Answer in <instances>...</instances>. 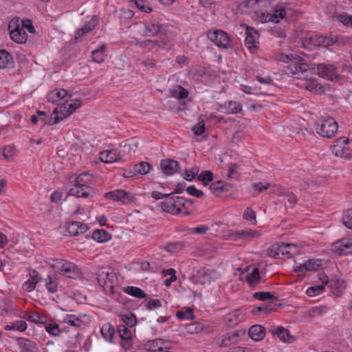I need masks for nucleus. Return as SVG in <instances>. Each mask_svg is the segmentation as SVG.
Returning <instances> with one entry per match:
<instances>
[{
  "label": "nucleus",
  "mask_w": 352,
  "mask_h": 352,
  "mask_svg": "<svg viewBox=\"0 0 352 352\" xmlns=\"http://www.w3.org/2000/svg\"><path fill=\"white\" fill-rule=\"evenodd\" d=\"M188 91L181 85H176L169 90V96L179 100H183L188 98Z\"/></svg>",
  "instance_id": "c756f323"
},
{
  "label": "nucleus",
  "mask_w": 352,
  "mask_h": 352,
  "mask_svg": "<svg viewBox=\"0 0 352 352\" xmlns=\"http://www.w3.org/2000/svg\"><path fill=\"white\" fill-rule=\"evenodd\" d=\"M104 196L107 198H111L115 201H120L124 204L127 203L131 200L129 198V193L120 189L107 192Z\"/></svg>",
  "instance_id": "5701e85b"
},
{
  "label": "nucleus",
  "mask_w": 352,
  "mask_h": 352,
  "mask_svg": "<svg viewBox=\"0 0 352 352\" xmlns=\"http://www.w3.org/2000/svg\"><path fill=\"white\" fill-rule=\"evenodd\" d=\"M122 321L125 324L124 325L133 327L136 324V317L132 313L121 315Z\"/></svg>",
  "instance_id": "864d4df0"
},
{
  "label": "nucleus",
  "mask_w": 352,
  "mask_h": 352,
  "mask_svg": "<svg viewBox=\"0 0 352 352\" xmlns=\"http://www.w3.org/2000/svg\"><path fill=\"white\" fill-rule=\"evenodd\" d=\"M182 197H171L158 204L162 211L173 215L182 212V206H184Z\"/></svg>",
  "instance_id": "423d86ee"
},
{
  "label": "nucleus",
  "mask_w": 352,
  "mask_h": 352,
  "mask_svg": "<svg viewBox=\"0 0 352 352\" xmlns=\"http://www.w3.org/2000/svg\"><path fill=\"white\" fill-rule=\"evenodd\" d=\"M55 276H47L45 279V287L50 293L54 294L58 291V283Z\"/></svg>",
  "instance_id": "e433bc0d"
},
{
  "label": "nucleus",
  "mask_w": 352,
  "mask_h": 352,
  "mask_svg": "<svg viewBox=\"0 0 352 352\" xmlns=\"http://www.w3.org/2000/svg\"><path fill=\"white\" fill-rule=\"evenodd\" d=\"M240 333L237 331H230L223 334L217 339V344L220 347H228L236 344L239 340Z\"/></svg>",
  "instance_id": "4468645a"
},
{
  "label": "nucleus",
  "mask_w": 352,
  "mask_h": 352,
  "mask_svg": "<svg viewBox=\"0 0 352 352\" xmlns=\"http://www.w3.org/2000/svg\"><path fill=\"white\" fill-rule=\"evenodd\" d=\"M151 165L146 162H141L134 166V172L136 174L146 175L148 174L151 168Z\"/></svg>",
  "instance_id": "c03bdc74"
},
{
  "label": "nucleus",
  "mask_w": 352,
  "mask_h": 352,
  "mask_svg": "<svg viewBox=\"0 0 352 352\" xmlns=\"http://www.w3.org/2000/svg\"><path fill=\"white\" fill-rule=\"evenodd\" d=\"M225 108L228 113L234 114L240 112L242 109L240 104L235 101H229L225 103Z\"/></svg>",
  "instance_id": "09e8293b"
},
{
  "label": "nucleus",
  "mask_w": 352,
  "mask_h": 352,
  "mask_svg": "<svg viewBox=\"0 0 352 352\" xmlns=\"http://www.w3.org/2000/svg\"><path fill=\"white\" fill-rule=\"evenodd\" d=\"M96 278L107 294H113L114 285L117 282V278L112 269L108 267L100 268L96 272Z\"/></svg>",
  "instance_id": "f03ea898"
},
{
  "label": "nucleus",
  "mask_w": 352,
  "mask_h": 352,
  "mask_svg": "<svg viewBox=\"0 0 352 352\" xmlns=\"http://www.w3.org/2000/svg\"><path fill=\"white\" fill-rule=\"evenodd\" d=\"M95 26L96 23L94 21H89V23H86L85 25H83L80 29L78 30L75 36V39L77 40L78 38L82 36L85 34L90 32L94 28Z\"/></svg>",
  "instance_id": "de8ad7c7"
},
{
  "label": "nucleus",
  "mask_w": 352,
  "mask_h": 352,
  "mask_svg": "<svg viewBox=\"0 0 352 352\" xmlns=\"http://www.w3.org/2000/svg\"><path fill=\"white\" fill-rule=\"evenodd\" d=\"M305 87L315 94H322L325 91V88L319 84L315 79L307 80L305 85Z\"/></svg>",
  "instance_id": "2f4dec72"
},
{
  "label": "nucleus",
  "mask_w": 352,
  "mask_h": 352,
  "mask_svg": "<svg viewBox=\"0 0 352 352\" xmlns=\"http://www.w3.org/2000/svg\"><path fill=\"white\" fill-rule=\"evenodd\" d=\"M197 179L199 181L201 182L204 186H206L210 182L212 181L213 174L210 170H204L197 176Z\"/></svg>",
  "instance_id": "6e6d98bb"
},
{
  "label": "nucleus",
  "mask_w": 352,
  "mask_h": 352,
  "mask_svg": "<svg viewBox=\"0 0 352 352\" xmlns=\"http://www.w3.org/2000/svg\"><path fill=\"white\" fill-rule=\"evenodd\" d=\"M92 238L99 243H104L111 239V234L104 230H96L93 232Z\"/></svg>",
  "instance_id": "4c0bfd02"
},
{
  "label": "nucleus",
  "mask_w": 352,
  "mask_h": 352,
  "mask_svg": "<svg viewBox=\"0 0 352 352\" xmlns=\"http://www.w3.org/2000/svg\"><path fill=\"white\" fill-rule=\"evenodd\" d=\"M283 201L287 208H292L297 202V198L295 195L291 193L286 195Z\"/></svg>",
  "instance_id": "0e129e2a"
},
{
  "label": "nucleus",
  "mask_w": 352,
  "mask_h": 352,
  "mask_svg": "<svg viewBox=\"0 0 352 352\" xmlns=\"http://www.w3.org/2000/svg\"><path fill=\"white\" fill-rule=\"evenodd\" d=\"M45 330L48 333L54 336H58L60 334L59 326L56 323L47 324Z\"/></svg>",
  "instance_id": "e2e57ef3"
},
{
  "label": "nucleus",
  "mask_w": 352,
  "mask_h": 352,
  "mask_svg": "<svg viewBox=\"0 0 352 352\" xmlns=\"http://www.w3.org/2000/svg\"><path fill=\"white\" fill-rule=\"evenodd\" d=\"M135 5L142 12L149 13L152 10L148 3L143 0L135 1Z\"/></svg>",
  "instance_id": "338daca9"
},
{
  "label": "nucleus",
  "mask_w": 352,
  "mask_h": 352,
  "mask_svg": "<svg viewBox=\"0 0 352 352\" xmlns=\"http://www.w3.org/2000/svg\"><path fill=\"white\" fill-rule=\"evenodd\" d=\"M208 37L217 47L223 49L232 48L233 45L230 37L221 30H215L208 33Z\"/></svg>",
  "instance_id": "0eeeda50"
},
{
  "label": "nucleus",
  "mask_w": 352,
  "mask_h": 352,
  "mask_svg": "<svg viewBox=\"0 0 352 352\" xmlns=\"http://www.w3.org/2000/svg\"><path fill=\"white\" fill-rule=\"evenodd\" d=\"M258 33L254 28L245 27V45L252 52H254L258 48Z\"/></svg>",
  "instance_id": "f8f14e48"
},
{
  "label": "nucleus",
  "mask_w": 352,
  "mask_h": 352,
  "mask_svg": "<svg viewBox=\"0 0 352 352\" xmlns=\"http://www.w3.org/2000/svg\"><path fill=\"white\" fill-rule=\"evenodd\" d=\"M260 233L257 231L249 230H240L236 232V236L241 239L250 240L254 237H258Z\"/></svg>",
  "instance_id": "3c124183"
},
{
  "label": "nucleus",
  "mask_w": 352,
  "mask_h": 352,
  "mask_svg": "<svg viewBox=\"0 0 352 352\" xmlns=\"http://www.w3.org/2000/svg\"><path fill=\"white\" fill-rule=\"evenodd\" d=\"M334 248L340 251V254H346L345 250L352 248V242L349 239H343L334 244Z\"/></svg>",
  "instance_id": "79ce46f5"
},
{
  "label": "nucleus",
  "mask_w": 352,
  "mask_h": 352,
  "mask_svg": "<svg viewBox=\"0 0 352 352\" xmlns=\"http://www.w3.org/2000/svg\"><path fill=\"white\" fill-rule=\"evenodd\" d=\"M325 283H322L318 285L310 287L307 290V294L309 296H316L320 294L324 290Z\"/></svg>",
  "instance_id": "603ef678"
},
{
  "label": "nucleus",
  "mask_w": 352,
  "mask_h": 352,
  "mask_svg": "<svg viewBox=\"0 0 352 352\" xmlns=\"http://www.w3.org/2000/svg\"><path fill=\"white\" fill-rule=\"evenodd\" d=\"M342 221L346 228L352 230V209H349L344 213Z\"/></svg>",
  "instance_id": "052dcab7"
},
{
  "label": "nucleus",
  "mask_w": 352,
  "mask_h": 352,
  "mask_svg": "<svg viewBox=\"0 0 352 352\" xmlns=\"http://www.w3.org/2000/svg\"><path fill=\"white\" fill-rule=\"evenodd\" d=\"M91 180L92 176L88 173L85 172L76 176L74 180H71L70 182L73 183L74 186H78L80 187L82 190H86V189L91 188L89 186Z\"/></svg>",
  "instance_id": "2eb2a0df"
},
{
  "label": "nucleus",
  "mask_w": 352,
  "mask_h": 352,
  "mask_svg": "<svg viewBox=\"0 0 352 352\" xmlns=\"http://www.w3.org/2000/svg\"><path fill=\"white\" fill-rule=\"evenodd\" d=\"M243 218L247 221H252L253 223L255 224L256 223V213L255 212L250 208H247L243 215Z\"/></svg>",
  "instance_id": "69168bd1"
},
{
  "label": "nucleus",
  "mask_w": 352,
  "mask_h": 352,
  "mask_svg": "<svg viewBox=\"0 0 352 352\" xmlns=\"http://www.w3.org/2000/svg\"><path fill=\"white\" fill-rule=\"evenodd\" d=\"M337 20L342 23L346 27L352 28V16L347 14L346 13H343L338 14L337 16Z\"/></svg>",
  "instance_id": "13d9d810"
},
{
  "label": "nucleus",
  "mask_w": 352,
  "mask_h": 352,
  "mask_svg": "<svg viewBox=\"0 0 352 352\" xmlns=\"http://www.w3.org/2000/svg\"><path fill=\"white\" fill-rule=\"evenodd\" d=\"M210 189L213 194L219 195L223 192V182L217 181L212 183L210 186Z\"/></svg>",
  "instance_id": "680f3d73"
},
{
  "label": "nucleus",
  "mask_w": 352,
  "mask_h": 352,
  "mask_svg": "<svg viewBox=\"0 0 352 352\" xmlns=\"http://www.w3.org/2000/svg\"><path fill=\"white\" fill-rule=\"evenodd\" d=\"M118 332L122 340V346L124 349H129L132 346L131 331L124 324H120L118 327Z\"/></svg>",
  "instance_id": "a211bd4d"
},
{
  "label": "nucleus",
  "mask_w": 352,
  "mask_h": 352,
  "mask_svg": "<svg viewBox=\"0 0 352 352\" xmlns=\"http://www.w3.org/2000/svg\"><path fill=\"white\" fill-rule=\"evenodd\" d=\"M331 151L337 157L349 158L352 155V142L347 138H340L331 146Z\"/></svg>",
  "instance_id": "20e7f679"
},
{
  "label": "nucleus",
  "mask_w": 352,
  "mask_h": 352,
  "mask_svg": "<svg viewBox=\"0 0 352 352\" xmlns=\"http://www.w3.org/2000/svg\"><path fill=\"white\" fill-rule=\"evenodd\" d=\"M63 322L76 327H80L82 324V320L75 315H67L65 317Z\"/></svg>",
  "instance_id": "5fc2aeb1"
},
{
  "label": "nucleus",
  "mask_w": 352,
  "mask_h": 352,
  "mask_svg": "<svg viewBox=\"0 0 352 352\" xmlns=\"http://www.w3.org/2000/svg\"><path fill=\"white\" fill-rule=\"evenodd\" d=\"M141 47L148 48L150 50L154 49L155 47L165 49L168 46V42L165 40H151L148 39L140 43Z\"/></svg>",
  "instance_id": "c85d7f7f"
},
{
  "label": "nucleus",
  "mask_w": 352,
  "mask_h": 352,
  "mask_svg": "<svg viewBox=\"0 0 352 352\" xmlns=\"http://www.w3.org/2000/svg\"><path fill=\"white\" fill-rule=\"evenodd\" d=\"M81 106V101L80 100H75L74 102L70 103L68 107L65 105H61L58 107L60 113L63 117L67 118L73 113L78 108Z\"/></svg>",
  "instance_id": "a878e982"
},
{
  "label": "nucleus",
  "mask_w": 352,
  "mask_h": 352,
  "mask_svg": "<svg viewBox=\"0 0 352 352\" xmlns=\"http://www.w3.org/2000/svg\"><path fill=\"white\" fill-rule=\"evenodd\" d=\"M92 190V188L90 189H86V190H82L80 187L78 186H73L72 187L69 192L68 195L76 196L77 197H88L90 192Z\"/></svg>",
  "instance_id": "37998d69"
},
{
  "label": "nucleus",
  "mask_w": 352,
  "mask_h": 352,
  "mask_svg": "<svg viewBox=\"0 0 352 352\" xmlns=\"http://www.w3.org/2000/svg\"><path fill=\"white\" fill-rule=\"evenodd\" d=\"M15 148L14 146H8L4 148L3 155L5 159L11 161L13 159V155L15 153Z\"/></svg>",
  "instance_id": "774afa93"
},
{
  "label": "nucleus",
  "mask_w": 352,
  "mask_h": 352,
  "mask_svg": "<svg viewBox=\"0 0 352 352\" xmlns=\"http://www.w3.org/2000/svg\"><path fill=\"white\" fill-rule=\"evenodd\" d=\"M319 279L321 282L325 283V285L328 287L336 296H339V293L345 288L344 280L338 278H332L329 280L327 276L324 274H320Z\"/></svg>",
  "instance_id": "9b49d317"
},
{
  "label": "nucleus",
  "mask_w": 352,
  "mask_h": 352,
  "mask_svg": "<svg viewBox=\"0 0 352 352\" xmlns=\"http://www.w3.org/2000/svg\"><path fill=\"white\" fill-rule=\"evenodd\" d=\"M276 309V305L274 302L263 303L262 305L257 307L252 310L254 314L263 313L267 315Z\"/></svg>",
  "instance_id": "72a5a7b5"
},
{
  "label": "nucleus",
  "mask_w": 352,
  "mask_h": 352,
  "mask_svg": "<svg viewBox=\"0 0 352 352\" xmlns=\"http://www.w3.org/2000/svg\"><path fill=\"white\" fill-rule=\"evenodd\" d=\"M105 45L102 44L92 52V60L96 63H102L104 59V52Z\"/></svg>",
  "instance_id": "a18cd8bd"
},
{
  "label": "nucleus",
  "mask_w": 352,
  "mask_h": 352,
  "mask_svg": "<svg viewBox=\"0 0 352 352\" xmlns=\"http://www.w3.org/2000/svg\"><path fill=\"white\" fill-rule=\"evenodd\" d=\"M160 168L166 175H172L178 170L179 165L178 162L175 160L165 159L161 161Z\"/></svg>",
  "instance_id": "dca6fc26"
},
{
  "label": "nucleus",
  "mask_w": 352,
  "mask_h": 352,
  "mask_svg": "<svg viewBox=\"0 0 352 352\" xmlns=\"http://www.w3.org/2000/svg\"><path fill=\"white\" fill-rule=\"evenodd\" d=\"M17 344L21 352H38L37 344L29 339L20 338L17 340Z\"/></svg>",
  "instance_id": "4be33fe9"
},
{
  "label": "nucleus",
  "mask_w": 352,
  "mask_h": 352,
  "mask_svg": "<svg viewBox=\"0 0 352 352\" xmlns=\"http://www.w3.org/2000/svg\"><path fill=\"white\" fill-rule=\"evenodd\" d=\"M307 56L305 54L300 52L299 54H290L281 55V60L287 62L290 61V65L287 67V74L292 77L298 79L306 78L309 69L307 62Z\"/></svg>",
  "instance_id": "f257e3e1"
},
{
  "label": "nucleus",
  "mask_w": 352,
  "mask_h": 352,
  "mask_svg": "<svg viewBox=\"0 0 352 352\" xmlns=\"http://www.w3.org/2000/svg\"><path fill=\"white\" fill-rule=\"evenodd\" d=\"M51 266L56 272H60L68 278H74L79 272L76 264L63 259L52 260Z\"/></svg>",
  "instance_id": "39448f33"
},
{
  "label": "nucleus",
  "mask_w": 352,
  "mask_h": 352,
  "mask_svg": "<svg viewBox=\"0 0 352 352\" xmlns=\"http://www.w3.org/2000/svg\"><path fill=\"white\" fill-rule=\"evenodd\" d=\"M317 72L319 76L329 80H333L338 76L337 68L332 64H318L317 66Z\"/></svg>",
  "instance_id": "ddd939ff"
},
{
  "label": "nucleus",
  "mask_w": 352,
  "mask_h": 352,
  "mask_svg": "<svg viewBox=\"0 0 352 352\" xmlns=\"http://www.w3.org/2000/svg\"><path fill=\"white\" fill-rule=\"evenodd\" d=\"M268 254L270 256L278 257L279 255L294 256L298 254L296 245L294 243H284L281 245L274 244L268 250Z\"/></svg>",
  "instance_id": "1a4fd4ad"
},
{
  "label": "nucleus",
  "mask_w": 352,
  "mask_h": 352,
  "mask_svg": "<svg viewBox=\"0 0 352 352\" xmlns=\"http://www.w3.org/2000/svg\"><path fill=\"white\" fill-rule=\"evenodd\" d=\"M217 275V272L214 270L201 269L198 270L196 273L191 276L190 279L195 283L208 285Z\"/></svg>",
  "instance_id": "9d476101"
},
{
  "label": "nucleus",
  "mask_w": 352,
  "mask_h": 352,
  "mask_svg": "<svg viewBox=\"0 0 352 352\" xmlns=\"http://www.w3.org/2000/svg\"><path fill=\"white\" fill-rule=\"evenodd\" d=\"M102 336L106 340L113 342V336L115 333L114 327L111 325L109 323L104 324L100 330Z\"/></svg>",
  "instance_id": "c9c22d12"
},
{
  "label": "nucleus",
  "mask_w": 352,
  "mask_h": 352,
  "mask_svg": "<svg viewBox=\"0 0 352 352\" xmlns=\"http://www.w3.org/2000/svg\"><path fill=\"white\" fill-rule=\"evenodd\" d=\"M338 122L332 118L322 119L317 123L316 132L323 138H332L338 131Z\"/></svg>",
  "instance_id": "7ed1b4c3"
},
{
  "label": "nucleus",
  "mask_w": 352,
  "mask_h": 352,
  "mask_svg": "<svg viewBox=\"0 0 352 352\" xmlns=\"http://www.w3.org/2000/svg\"><path fill=\"white\" fill-rule=\"evenodd\" d=\"M12 65V56L6 50H0V69L10 67Z\"/></svg>",
  "instance_id": "f704fd0d"
},
{
  "label": "nucleus",
  "mask_w": 352,
  "mask_h": 352,
  "mask_svg": "<svg viewBox=\"0 0 352 352\" xmlns=\"http://www.w3.org/2000/svg\"><path fill=\"white\" fill-rule=\"evenodd\" d=\"M87 230V225L78 221H74L69 223L67 229V233L73 236L84 234Z\"/></svg>",
  "instance_id": "b1692460"
},
{
  "label": "nucleus",
  "mask_w": 352,
  "mask_h": 352,
  "mask_svg": "<svg viewBox=\"0 0 352 352\" xmlns=\"http://www.w3.org/2000/svg\"><path fill=\"white\" fill-rule=\"evenodd\" d=\"M322 265L321 260L310 259L307 261L303 264L296 265L294 267V272H299L303 274L307 271H315L318 269Z\"/></svg>",
  "instance_id": "f3484780"
},
{
  "label": "nucleus",
  "mask_w": 352,
  "mask_h": 352,
  "mask_svg": "<svg viewBox=\"0 0 352 352\" xmlns=\"http://www.w3.org/2000/svg\"><path fill=\"white\" fill-rule=\"evenodd\" d=\"M162 32V27L159 23L150 22L144 24V34L147 36H154Z\"/></svg>",
  "instance_id": "cd10ccee"
},
{
  "label": "nucleus",
  "mask_w": 352,
  "mask_h": 352,
  "mask_svg": "<svg viewBox=\"0 0 352 352\" xmlns=\"http://www.w3.org/2000/svg\"><path fill=\"white\" fill-rule=\"evenodd\" d=\"M270 332L272 334L276 336L283 342L292 343L294 341L295 338L292 336L288 329L282 326H278L276 328H271Z\"/></svg>",
  "instance_id": "6ab92c4d"
},
{
  "label": "nucleus",
  "mask_w": 352,
  "mask_h": 352,
  "mask_svg": "<svg viewBox=\"0 0 352 352\" xmlns=\"http://www.w3.org/2000/svg\"><path fill=\"white\" fill-rule=\"evenodd\" d=\"M27 329V324L23 320L16 321L12 324L6 325L5 329L8 331L16 330L20 332L24 331Z\"/></svg>",
  "instance_id": "8fccbe9b"
},
{
  "label": "nucleus",
  "mask_w": 352,
  "mask_h": 352,
  "mask_svg": "<svg viewBox=\"0 0 352 352\" xmlns=\"http://www.w3.org/2000/svg\"><path fill=\"white\" fill-rule=\"evenodd\" d=\"M309 42L314 46H328L334 43L332 38L322 35H312L309 38Z\"/></svg>",
  "instance_id": "393cba45"
},
{
  "label": "nucleus",
  "mask_w": 352,
  "mask_h": 352,
  "mask_svg": "<svg viewBox=\"0 0 352 352\" xmlns=\"http://www.w3.org/2000/svg\"><path fill=\"white\" fill-rule=\"evenodd\" d=\"M253 296L254 298L262 301L277 298L276 297H274V296L271 293L265 292H255L253 294Z\"/></svg>",
  "instance_id": "bf43d9fd"
},
{
  "label": "nucleus",
  "mask_w": 352,
  "mask_h": 352,
  "mask_svg": "<svg viewBox=\"0 0 352 352\" xmlns=\"http://www.w3.org/2000/svg\"><path fill=\"white\" fill-rule=\"evenodd\" d=\"M124 292L138 298H144L146 296L145 292L140 288L133 286H128L124 289Z\"/></svg>",
  "instance_id": "a19ab883"
},
{
  "label": "nucleus",
  "mask_w": 352,
  "mask_h": 352,
  "mask_svg": "<svg viewBox=\"0 0 352 352\" xmlns=\"http://www.w3.org/2000/svg\"><path fill=\"white\" fill-rule=\"evenodd\" d=\"M53 114L54 115V118L46 117L45 118H41V120L43 121L45 124L53 125L54 124L58 123L59 121L62 120L64 118L60 113L58 107L54 108V109L53 110Z\"/></svg>",
  "instance_id": "ea45409f"
},
{
  "label": "nucleus",
  "mask_w": 352,
  "mask_h": 352,
  "mask_svg": "<svg viewBox=\"0 0 352 352\" xmlns=\"http://www.w3.org/2000/svg\"><path fill=\"white\" fill-rule=\"evenodd\" d=\"M249 336L254 341H260L265 337V328L261 325H253L249 329Z\"/></svg>",
  "instance_id": "bb28decb"
},
{
  "label": "nucleus",
  "mask_w": 352,
  "mask_h": 352,
  "mask_svg": "<svg viewBox=\"0 0 352 352\" xmlns=\"http://www.w3.org/2000/svg\"><path fill=\"white\" fill-rule=\"evenodd\" d=\"M261 276L259 270L255 267L247 276V280L251 287H254L260 280Z\"/></svg>",
  "instance_id": "49530a36"
},
{
  "label": "nucleus",
  "mask_w": 352,
  "mask_h": 352,
  "mask_svg": "<svg viewBox=\"0 0 352 352\" xmlns=\"http://www.w3.org/2000/svg\"><path fill=\"white\" fill-rule=\"evenodd\" d=\"M41 280L38 272L35 270H30V278L23 284V289L28 292H32L36 284Z\"/></svg>",
  "instance_id": "412c9836"
},
{
  "label": "nucleus",
  "mask_w": 352,
  "mask_h": 352,
  "mask_svg": "<svg viewBox=\"0 0 352 352\" xmlns=\"http://www.w3.org/2000/svg\"><path fill=\"white\" fill-rule=\"evenodd\" d=\"M187 245V242H171L164 246V249L170 253H176L184 249Z\"/></svg>",
  "instance_id": "58836bf2"
},
{
  "label": "nucleus",
  "mask_w": 352,
  "mask_h": 352,
  "mask_svg": "<svg viewBox=\"0 0 352 352\" xmlns=\"http://www.w3.org/2000/svg\"><path fill=\"white\" fill-rule=\"evenodd\" d=\"M176 316L180 320H192L194 318L193 311L191 308H188L185 311H178L176 314Z\"/></svg>",
  "instance_id": "4d7b16f0"
},
{
  "label": "nucleus",
  "mask_w": 352,
  "mask_h": 352,
  "mask_svg": "<svg viewBox=\"0 0 352 352\" xmlns=\"http://www.w3.org/2000/svg\"><path fill=\"white\" fill-rule=\"evenodd\" d=\"M272 14H267L265 20H272L273 22L278 23L286 16L285 6L284 3L276 4L272 9Z\"/></svg>",
  "instance_id": "aec40b11"
},
{
  "label": "nucleus",
  "mask_w": 352,
  "mask_h": 352,
  "mask_svg": "<svg viewBox=\"0 0 352 352\" xmlns=\"http://www.w3.org/2000/svg\"><path fill=\"white\" fill-rule=\"evenodd\" d=\"M100 159L105 163H113L120 160V157H118L116 150L104 151L100 153Z\"/></svg>",
  "instance_id": "7c9ffc66"
},
{
  "label": "nucleus",
  "mask_w": 352,
  "mask_h": 352,
  "mask_svg": "<svg viewBox=\"0 0 352 352\" xmlns=\"http://www.w3.org/2000/svg\"><path fill=\"white\" fill-rule=\"evenodd\" d=\"M8 31L11 39L18 43H24L27 41L28 35L23 29L21 27L18 19H12L8 24Z\"/></svg>",
  "instance_id": "6e6552de"
},
{
  "label": "nucleus",
  "mask_w": 352,
  "mask_h": 352,
  "mask_svg": "<svg viewBox=\"0 0 352 352\" xmlns=\"http://www.w3.org/2000/svg\"><path fill=\"white\" fill-rule=\"evenodd\" d=\"M67 95V90L64 89H56L50 91L47 95V100L52 103L58 104V102Z\"/></svg>",
  "instance_id": "473e14b6"
}]
</instances>
